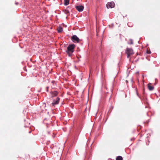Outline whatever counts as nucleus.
Wrapping results in <instances>:
<instances>
[{"label":"nucleus","mask_w":160,"mask_h":160,"mask_svg":"<svg viewBox=\"0 0 160 160\" xmlns=\"http://www.w3.org/2000/svg\"><path fill=\"white\" fill-rule=\"evenodd\" d=\"M75 46L74 44L69 45L67 48V50L66 52L69 56H70L72 55V53L74 51V49Z\"/></svg>","instance_id":"1"},{"label":"nucleus","mask_w":160,"mask_h":160,"mask_svg":"<svg viewBox=\"0 0 160 160\" xmlns=\"http://www.w3.org/2000/svg\"><path fill=\"white\" fill-rule=\"evenodd\" d=\"M125 52L127 54L128 58H129L130 56H132L134 54L132 49L129 48H126Z\"/></svg>","instance_id":"2"},{"label":"nucleus","mask_w":160,"mask_h":160,"mask_svg":"<svg viewBox=\"0 0 160 160\" xmlns=\"http://www.w3.org/2000/svg\"><path fill=\"white\" fill-rule=\"evenodd\" d=\"M71 40L74 42H79L80 41V39L75 35H73L72 37Z\"/></svg>","instance_id":"3"},{"label":"nucleus","mask_w":160,"mask_h":160,"mask_svg":"<svg viewBox=\"0 0 160 160\" xmlns=\"http://www.w3.org/2000/svg\"><path fill=\"white\" fill-rule=\"evenodd\" d=\"M115 4L113 2H108L106 5L108 8H112L114 7Z\"/></svg>","instance_id":"4"},{"label":"nucleus","mask_w":160,"mask_h":160,"mask_svg":"<svg viewBox=\"0 0 160 160\" xmlns=\"http://www.w3.org/2000/svg\"><path fill=\"white\" fill-rule=\"evenodd\" d=\"M76 9L79 12H82L83 10L84 7L82 5H79L75 6Z\"/></svg>","instance_id":"5"},{"label":"nucleus","mask_w":160,"mask_h":160,"mask_svg":"<svg viewBox=\"0 0 160 160\" xmlns=\"http://www.w3.org/2000/svg\"><path fill=\"white\" fill-rule=\"evenodd\" d=\"M60 100V98L59 97H57L56 100H54L53 102L52 103V105L54 106L55 105H57L59 103V101Z\"/></svg>","instance_id":"6"},{"label":"nucleus","mask_w":160,"mask_h":160,"mask_svg":"<svg viewBox=\"0 0 160 160\" xmlns=\"http://www.w3.org/2000/svg\"><path fill=\"white\" fill-rule=\"evenodd\" d=\"M58 94V92L57 91H54L51 92V97L52 98L57 96Z\"/></svg>","instance_id":"7"},{"label":"nucleus","mask_w":160,"mask_h":160,"mask_svg":"<svg viewBox=\"0 0 160 160\" xmlns=\"http://www.w3.org/2000/svg\"><path fill=\"white\" fill-rule=\"evenodd\" d=\"M151 83H149L148 84V89L150 91H152L154 89V87L152 86H151Z\"/></svg>","instance_id":"8"},{"label":"nucleus","mask_w":160,"mask_h":160,"mask_svg":"<svg viewBox=\"0 0 160 160\" xmlns=\"http://www.w3.org/2000/svg\"><path fill=\"white\" fill-rule=\"evenodd\" d=\"M68 8L64 10H63L64 12L66 14H67L68 15H69L70 14L69 12L68 9Z\"/></svg>","instance_id":"9"},{"label":"nucleus","mask_w":160,"mask_h":160,"mask_svg":"<svg viewBox=\"0 0 160 160\" xmlns=\"http://www.w3.org/2000/svg\"><path fill=\"white\" fill-rule=\"evenodd\" d=\"M57 30L58 32L60 33L62 32V27H59L57 28Z\"/></svg>","instance_id":"10"},{"label":"nucleus","mask_w":160,"mask_h":160,"mask_svg":"<svg viewBox=\"0 0 160 160\" xmlns=\"http://www.w3.org/2000/svg\"><path fill=\"white\" fill-rule=\"evenodd\" d=\"M64 5H67L69 4V0H64Z\"/></svg>","instance_id":"11"},{"label":"nucleus","mask_w":160,"mask_h":160,"mask_svg":"<svg viewBox=\"0 0 160 160\" xmlns=\"http://www.w3.org/2000/svg\"><path fill=\"white\" fill-rule=\"evenodd\" d=\"M122 158L121 156H118L116 159V160H122Z\"/></svg>","instance_id":"12"},{"label":"nucleus","mask_w":160,"mask_h":160,"mask_svg":"<svg viewBox=\"0 0 160 160\" xmlns=\"http://www.w3.org/2000/svg\"><path fill=\"white\" fill-rule=\"evenodd\" d=\"M128 44H133V40L130 39L129 40V42H128Z\"/></svg>","instance_id":"13"},{"label":"nucleus","mask_w":160,"mask_h":160,"mask_svg":"<svg viewBox=\"0 0 160 160\" xmlns=\"http://www.w3.org/2000/svg\"><path fill=\"white\" fill-rule=\"evenodd\" d=\"M150 52H151L150 51H147V53H148L149 54V53H150Z\"/></svg>","instance_id":"14"},{"label":"nucleus","mask_w":160,"mask_h":160,"mask_svg":"<svg viewBox=\"0 0 160 160\" xmlns=\"http://www.w3.org/2000/svg\"><path fill=\"white\" fill-rule=\"evenodd\" d=\"M15 4H16V5H18V2H16V3H15Z\"/></svg>","instance_id":"15"},{"label":"nucleus","mask_w":160,"mask_h":160,"mask_svg":"<svg viewBox=\"0 0 160 160\" xmlns=\"http://www.w3.org/2000/svg\"><path fill=\"white\" fill-rule=\"evenodd\" d=\"M126 82H128V81H127V80H126Z\"/></svg>","instance_id":"16"}]
</instances>
